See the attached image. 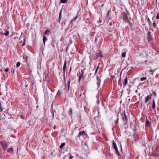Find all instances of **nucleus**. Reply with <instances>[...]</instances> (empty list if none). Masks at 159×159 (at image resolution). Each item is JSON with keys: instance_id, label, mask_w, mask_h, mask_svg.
<instances>
[{"instance_id": "obj_1", "label": "nucleus", "mask_w": 159, "mask_h": 159, "mask_svg": "<svg viewBox=\"0 0 159 159\" xmlns=\"http://www.w3.org/2000/svg\"><path fill=\"white\" fill-rule=\"evenodd\" d=\"M122 79L124 80V82L123 83V87H124L125 85H127V82H128V80H127V75L124 74L122 76H121V73L120 74V79L119 80L118 83H119L121 80Z\"/></svg>"}, {"instance_id": "obj_2", "label": "nucleus", "mask_w": 159, "mask_h": 159, "mask_svg": "<svg viewBox=\"0 0 159 159\" xmlns=\"http://www.w3.org/2000/svg\"><path fill=\"white\" fill-rule=\"evenodd\" d=\"M143 141L144 143V146L149 147L151 146L152 141L148 137L144 138L143 139Z\"/></svg>"}, {"instance_id": "obj_3", "label": "nucleus", "mask_w": 159, "mask_h": 159, "mask_svg": "<svg viewBox=\"0 0 159 159\" xmlns=\"http://www.w3.org/2000/svg\"><path fill=\"white\" fill-rule=\"evenodd\" d=\"M85 70V69H84V70H81V72H79V73L80 74V76L79 77V82H80V80H81V79L82 78L84 79V70Z\"/></svg>"}, {"instance_id": "obj_4", "label": "nucleus", "mask_w": 159, "mask_h": 159, "mask_svg": "<svg viewBox=\"0 0 159 159\" xmlns=\"http://www.w3.org/2000/svg\"><path fill=\"white\" fill-rule=\"evenodd\" d=\"M147 38L148 39V42L151 41L152 39V37L151 33L150 32H149L147 34Z\"/></svg>"}, {"instance_id": "obj_5", "label": "nucleus", "mask_w": 159, "mask_h": 159, "mask_svg": "<svg viewBox=\"0 0 159 159\" xmlns=\"http://www.w3.org/2000/svg\"><path fill=\"white\" fill-rule=\"evenodd\" d=\"M84 135L86 136L87 135V134L86 133H85V132L83 130L82 131H80L79 132V134L77 136V137L78 138H80L81 136Z\"/></svg>"}, {"instance_id": "obj_6", "label": "nucleus", "mask_w": 159, "mask_h": 159, "mask_svg": "<svg viewBox=\"0 0 159 159\" xmlns=\"http://www.w3.org/2000/svg\"><path fill=\"white\" fill-rule=\"evenodd\" d=\"M152 94H151L150 95H149L146 97L145 102V103H147L148 102L149 99H150L152 98Z\"/></svg>"}, {"instance_id": "obj_7", "label": "nucleus", "mask_w": 159, "mask_h": 159, "mask_svg": "<svg viewBox=\"0 0 159 159\" xmlns=\"http://www.w3.org/2000/svg\"><path fill=\"white\" fill-rule=\"evenodd\" d=\"M5 105L4 104L3 102H0V109H4L5 108Z\"/></svg>"}, {"instance_id": "obj_8", "label": "nucleus", "mask_w": 159, "mask_h": 159, "mask_svg": "<svg viewBox=\"0 0 159 159\" xmlns=\"http://www.w3.org/2000/svg\"><path fill=\"white\" fill-rule=\"evenodd\" d=\"M1 143L3 148H5L7 147V144L6 142H2Z\"/></svg>"}, {"instance_id": "obj_9", "label": "nucleus", "mask_w": 159, "mask_h": 159, "mask_svg": "<svg viewBox=\"0 0 159 159\" xmlns=\"http://www.w3.org/2000/svg\"><path fill=\"white\" fill-rule=\"evenodd\" d=\"M66 63H66V60L65 61L63 67V73L64 74L65 73L66 69Z\"/></svg>"}, {"instance_id": "obj_10", "label": "nucleus", "mask_w": 159, "mask_h": 159, "mask_svg": "<svg viewBox=\"0 0 159 159\" xmlns=\"http://www.w3.org/2000/svg\"><path fill=\"white\" fill-rule=\"evenodd\" d=\"M9 32L8 31H6V33H0V34L2 35H5L7 36L9 35Z\"/></svg>"}, {"instance_id": "obj_11", "label": "nucleus", "mask_w": 159, "mask_h": 159, "mask_svg": "<svg viewBox=\"0 0 159 159\" xmlns=\"http://www.w3.org/2000/svg\"><path fill=\"white\" fill-rule=\"evenodd\" d=\"M61 11L59 14V19L58 20V22L59 23L60 22V21L61 18Z\"/></svg>"}, {"instance_id": "obj_12", "label": "nucleus", "mask_w": 159, "mask_h": 159, "mask_svg": "<svg viewBox=\"0 0 159 159\" xmlns=\"http://www.w3.org/2000/svg\"><path fill=\"white\" fill-rule=\"evenodd\" d=\"M43 43L44 45H45V42L47 40V38L46 37V36H43Z\"/></svg>"}, {"instance_id": "obj_13", "label": "nucleus", "mask_w": 159, "mask_h": 159, "mask_svg": "<svg viewBox=\"0 0 159 159\" xmlns=\"http://www.w3.org/2000/svg\"><path fill=\"white\" fill-rule=\"evenodd\" d=\"M112 146L114 149L117 148V147L116 142L114 140H113Z\"/></svg>"}, {"instance_id": "obj_14", "label": "nucleus", "mask_w": 159, "mask_h": 159, "mask_svg": "<svg viewBox=\"0 0 159 159\" xmlns=\"http://www.w3.org/2000/svg\"><path fill=\"white\" fill-rule=\"evenodd\" d=\"M125 118H123V120L125 121H126L127 120V117L125 114V110H124V111Z\"/></svg>"}, {"instance_id": "obj_15", "label": "nucleus", "mask_w": 159, "mask_h": 159, "mask_svg": "<svg viewBox=\"0 0 159 159\" xmlns=\"http://www.w3.org/2000/svg\"><path fill=\"white\" fill-rule=\"evenodd\" d=\"M124 19H125V21L126 22H127L128 23H129L130 25V23L129 22V20L128 18V17L127 16H126L125 17H124Z\"/></svg>"}, {"instance_id": "obj_16", "label": "nucleus", "mask_w": 159, "mask_h": 159, "mask_svg": "<svg viewBox=\"0 0 159 159\" xmlns=\"http://www.w3.org/2000/svg\"><path fill=\"white\" fill-rule=\"evenodd\" d=\"M152 107L153 109H155V104L154 100H153L152 101Z\"/></svg>"}, {"instance_id": "obj_17", "label": "nucleus", "mask_w": 159, "mask_h": 159, "mask_svg": "<svg viewBox=\"0 0 159 159\" xmlns=\"http://www.w3.org/2000/svg\"><path fill=\"white\" fill-rule=\"evenodd\" d=\"M146 124L148 126H149L150 125V123L149 121L147 120V119L146 120Z\"/></svg>"}, {"instance_id": "obj_18", "label": "nucleus", "mask_w": 159, "mask_h": 159, "mask_svg": "<svg viewBox=\"0 0 159 159\" xmlns=\"http://www.w3.org/2000/svg\"><path fill=\"white\" fill-rule=\"evenodd\" d=\"M68 0H61L60 2L63 3H66Z\"/></svg>"}, {"instance_id": "obj_19", "label": "nucleus", "mask_w": 159, "mask_h": 159, "mask_svg": "<svg viewBox=\"0 0 159 159\" xmlns=\"http://www.w3.org/2000/svg\"><path fill=\"white\" fill-rule=\"evenodd\" d=\"M65 143H62L60 146V148H62L65 145Z\"/></svg>"}, {"instance_id": "obj_20", "label": "nucleus", "mask_w": 159, "mask_h": 159, "mask_svg": "<svg viewBox=\"0 0 159 159\" xmlns=\"http://www.w3.org/2000/svg\"><path fill=\"white\" fill-rule=\"evenodd\" d=\"M13 149L12 148H9L7 149V151L8 152H12Z\"/></svg>"}, {"instance_id": "obj_21", "label": "nucleus", "mask_w": 159, "mask_h": 159, "mask_svg": "<svg viewBox=\"0 0 159 159\" xmlns=\"http://www.w3.org/2000/svg\"><path fill=\"white\" fill-rule=\"evenodd\" d=\"M99 65H100L99 64L98 66H97V69H96V71H95V73H94V75H96V73H97V71H98V69H99Z\"/></svg>"}, {"instance_id": "obj_22", "label": "nucleus", "mask_w": 159, "mask_h": 159, "mask_svg": "<svg viewBox=\"0 0 159 159\" xmlns=\"http://www.w3.org/2000/svg\"><path fill=\"white\" fill-rule=\"evenodd\" d=\"M121 56L122 57H125L126 56V53L125 52L122 53Z\"/></svg>"}, {"instance_id": "obj_23", "label": "nucleus", "mask_w": 159, "mask_h": 159, "mask_svg": "<svg viewBox=\"0 0 159 159\" xmlns=\"http://www.w3.org/2000/svg\"><path fill=\"white\" fill-rule=\"evenodd\" d=\"M20 62H17V64H16V67H19L20 66Z\"/></svg>"}, {"instance_id": "obj_24", "label": "nucleus", "mask_w": 159, "mask_h": 159, "mask_svg": "<svg viewBox=\"0 0 159 159\" xmlns=\"http://www.w3.org/2000/svg\"><path fill=\"white\" fill-rule=\"evenodd\" d=\"M147 79V78L146 77H143L141 78L140 80L141 81H143L144 80H146Z\"/></svg>"}, {"instance_id": "obj_25", "label": "nucleus", "mask_w": 159, "mask_h": 159, "mask_svg": "<svg viewBox=\"0 0 159 159\" xmlns=\"http://www.w3.org/2000/svg\"><path fill=\"white\" fill-rule=\"evenodd\" d=\"M153 25L154 26V28H156V29L157 30V27H156V23H155V22H154L153 23Z\"/></svg>"}, {"instance_id": "obj_26", "label": "nucleus", "mask_w": 159, "mask_h": 159, "mask_svg": "<svg viewBox=\"0 0 159 159\" xmlns=\"http://www.w3.org/2000/svg\"><path fill=\"white\" fill-rule=\"evenodd\" d=\"M147 21H148V24H149V25L150 26L151 25V21H150V20L149 18H148H148Z\"/></svg>"}, {"instance_id": "obj_27", "label": "nucleus", "mask_w": 159, "mask_h": 159, "mask_svg": "<svg viewBox=\"0 0 159 159\" xmlns=\"http://www.w3.org/2000/svg\"><path fill=\"white\" fill-rule=\"evenodd\" d=\"M137 126V125H135L134 126V128L133 129V131L134 132L135 131H136L137 130L136 129V126Z\"/></svg>"}, {"instance_id": "obj_28", "label": "nucleus", "mask_w": 159, "mask_h": 159, "mask_svg": "<svg viewBox=\"0 0 159 159\" xmlns=\"http://www.w3.org/2000/svg\"><path fill=\"white\" fill-rule=\"evenodd\" d=\"M70 85V80H69L68 82V85H67L68 89V90H69V89Z\"/></svg>"}, {"instance_id": "obj_29", "label": "nucleus", "mask_w": 159, "mask_h": 159, "mask_svg": "<svg viewBox=\"0 0 159 159\" xmlns=\"http://www.w3.org/2000/svg\"><path fill=\"white\" fill-rule=\"evenodd\" d=\"M156 18L157 19H159V13H157V16L156 17Z\"/></svg>"}, {"instance_id": "obj_30", "label": "nucleus", "mask_w": 159, "mask_h": 159, "mask_svg": "<svg viewBox=\"0 0 159 159\" xmlns=\"http://www.w3.org/2000/svg\"><path fill=\"white\" fill-rule=\"evenodd\" d=\"M116 154L117 155H118L119 157H120V154L119 153V152L118 151L116 152Z\"/></svg>"}, {"instance_id": "obj_31", "label": "nucleus", "mask_w": 159, "mask_h": 159, "mask_svg": "<svg viewBox=\"0 0 159 159\" xmlns=\"http://www.w3.org/2000/svg\"><path fill=\"white\" fill-rule=\"evenodd\" d=\"M50 31L49 30H45V32H44V34L45 35H46L48 32H49Z\"/></svg>"}, {"instance_id": "obj_32", "label": "nucleus", "mask_w": 159, "mask_h": 159, "mask_svg": "<svg viewBox=\"0 0 159 159\" xmlns=\"http://www.w3.org/2000/svg\"><path fill=\"white\" fill-rule=\"evenodd\" d=\"M69 114L70 115H72V111L71 110H70L69 111Z\"/></svg>"}, {"instance_id": "obj_33", "label": "nucleus", "mask_w": 159, "mask_h": 159, "mask_svg": "<svg viewBox=\"0 0 159 159\" xmlns=\"http://www.w3.org/2000/svg\"><path fill=\"white\" fill-rule=\"evenodd\" d=\"M9 70V68H7L5 69V71L6 72H7Z\"/></svg>"}, {"instance_id": "obj_34", "label": "nucleus", "mask_w": 159, "mask_h": 159, "mask_svg": "<svg viewBox=\"0 0 159 159\" xmlns=\"http://www.w3.org/2000/svg\"><path fill=\"white\" fill-rule=\"evenodd\" d=\"M97 80L98 81H99V82H100L101 80H100V79L99 78V77L98 76H97Z\"/></svg>"}, {"instance_id": "obj_35", "label": "nucleus", "mask_w": 159, "mask_h": 159, "mask_svg": "<svg viewBox=\"0 0 159 159\" xmlns=\"http://www.w3.org/2000/svg\"><path fill=\"white\" fill-rule=\"evenodd\" d=\"M15 69H13V68H12L11 69V71L13 73H14V71H15Z\"/></svg>"}, {"instance_id": "obj_36", "label": "nucleus", "mask_w": 159, "mask_h": 159, "mask_svg": "<svg viewBox=\"0 0 159 159\" xmlns=\"http://www.w3.org/2000/svg\"><path fill=\"white\" fill-rule=\"evenodd\" d=\"M100 82H99L98 81V82H97V84H98V87L100 85Z\"/></svg>"}, {"instance_id": "obj_37", "label": "nucleus", "mask_w": 159, "mask_h": 159, "mask_svg": "<svg viewBox=\"0 0 159 159\" xmlns=\"http://www.w3.org/2000/svg\"><path fill=\"white\" fill-rule=\"evenodd\" d=\"M25 40L24 39L23 43V44H22V46H23L24 45H25Z\"/></svg>"}, {"instance_id": "obj_38", "label": "nucleus", "mask_w": 159, "mask_h": 159, "mask_svg": "<svg viewBox=\"0 0 159 159\" xmlns=\"http://www.w3.org/2000/svg\"><path fill=\"white\" fill-rule=\"evenodd\" d=\"M102 57V53H99V55L98 56V57Z\"/></svg>"}, {"instance_id": "obj_39", "label": "nucleus", "mask_w": 159, "mask_h": 159, "mask_svg": "<svg viewBox=\"0 0 159 159\" xmlns=\"http://www.w3.org/2000/svg\"><path fill=\"white\" fill-rule=\"evenodd\" d=\"M118 118L116 121L115 122V123L117 124L118 123Z\"/></svg>"}, {"instance_id": "obj_40", "label": "nucleus", "mask_w": 159, "mask_h": 159, "mask_svg": "<svg viewBox=\"0 0 159 159\" xmlns=\"http://www.w3.org/2000/svg\"><path fill=\"white\" fill-rule=\"evenodd\" d=\"M63 76H64V78H63L64 81V82H66V80H65V75H64Z\"/></svg>"}, {"instance_id": "obj_41", "label": "nucleus", "mask_w": 159, "mask_h": 159, "mask_svg": "<svg viewBox=\"0 0 159 159\" xmlns=\"http://www.w3.org/2000/svg\"><path fill=\"white\" fill-rule=\"evenodd\" d=\"M73 157L72 155H70L69 159H71Z\"/></svg>"}, {"instance_id": "obj_42", "label": "nucleus", "mask_w": 159, "mask_h": 159, "mask_svg": "<svg viewBox=\"0 0 159 159\" xmlns=\"http://www.w3.org/2000/svg\"><path fill=\"white\" fill-rule=\"evenodd\" d=\"M70 43L69 44L68 46H69L71 43L72 42V41L71 40H70Z\"/></svg>"}, {"instance_id": "obj_43", "label": "nucleus", "mask_w": 159, "mask_h": 159, "mask_svg": "<svg viewBox=\"0 0 159 159\" xmlns=\"http://www.w3.org/2000/svg\"><path fill=\"white\" fill-rule=\"evenodd\" d=\"M110 12V11H108V12H107V16H108L109 14V13Z\"/></svg>"}, {"instance_id": "obj_44", "label": "nucleus", "mask_w": 159, "mask_h": 159, "mask_svg": "<svg viewBox=\"0 0 159 159\" xmlns=\"http://www.w3.org/2000/svg\"><path fill=\"white\" fill-rule=\"evenodd\" d=\"M114 149L115 150L116 152L118 151L117 148L115 149Z\"/></svg>"}, {"instance_id": "obj_45", "label": "nucleus", "mask_w": 159, "mask_h": 159, "mask_svg": "<svg viewBox=\"0 0 159 159\" xmlns=\"http://www.w3.org/2000/svg\"><path fill=\"white\" fill-rule=\"evenodd\" d=\"M51 111H52V110H51ZM52 112V114L53 116V117L54 116L53 110H52V112Z\"/></svg>"}, {"instance_id": "obj_46", "label": "nucleus", "mask_w": 159, "mask_h": 159, "mask_svg": "<svg viewBox=\"0 0 159 159\" xmlns=\"http://www.w3.org/2000/svg\"><path fill=\"white\" fill-rule=\"evenodd\" d=\"M21 117L22 119H24V116H21Z\"/></svg>"}, {"instance_id": "obj_47", "label": "nucleus", "mask_w": 159, "mask_h": 159, "mask_svg": "<svg viewBox=\"0 0 159 159\" xmlns=\"http://www.w3.org/2000/svg\"><path fill=\"white\" fill-rule=\"evenodd\" d=\"M68 47H67L66 48V52H67V50H68Z\"/></svg>"}, {"instance_id": "obj_48", "label": "nucleus", "mask_w": 159, "mask_h": 159, "mask_svg": "<svg viewBox=\"0 0 159 159\" xmlns=\"http://www.w3.org/2000/svg\"><path fill=\"white\" fill-rule=\"evenodd\" d=\"M77 18V16H76L75 18H74V20H75Z\"/></svg>"}, {"instance_id": "obj_49", "label": "nucleus", "mask_w": 159, "mask_h": 159, "mask_svg": "<svg viewBox=\"0 0 159 159\" xmlns=\"http://www.w3.org/2000/svg\"><path fill=\"white\" fill-rule=\"evenodd\" d=\"M97 40V38H96L95 39V42H96Z\"/></svg>"}, {"instance_id": "obj_50", "label": "nucleus", "mask_w": 159, "mask_h": 159, "mask_svg": "<svg viewBox=\"0 0 159 159\" xmlns=\"http://www.w3.org/2000/svg\"><path fill=\"white\" fill-rule=\"evenodd\" d=\"M71 71V68H70V73Z\"/></svg>"}, {"instance_id": "obj_51", "label": "nucleus", "mask_w": 159, "mask_h": 159, "mask_svg": "<svg viewBox=\"0 0 159 159\" xmlns=\"http://www.w3.org/2000/svg\"><path fill=\"white\" fill-rule=\"evenodd\" d=\"M154 111H155V114H156V110H154Z\"/></svg>"}, {"instance_id": "obj_52", "label": "nucleus", "mask_w": 159, "mask_h": 159, "mask_svg": "<svg viewBox=\"0 0 159 159\" xmlns=\"http://www.w3.org/2000/svg\"><path fill=\"white\" fill-rule=\"evenodd\" d=\"M2 110H0V111L2 112Z\"/></svg>"}, {"instance_id": "obj_53", "label": "nucleus", "mask_w": 159, "mask_h": 159, "mask_svg": "<svg viewBox=\"0 0 159 159\" xmlns=\"http://www.w3.org/2000/svg\"><path fill=\"white\" fill-rule=\"evenodd\" d=\"M134 142H135V143L136 142V140H134Z\"/></svg>"}, {"instance_id": "obj_54", "label": "nucleus", "mask_w": 159, "mask_h": 159, "mask_svg": "<svg viewBox=\"0 0 159 159\" xmlns=\"http://www.w3.org/2000/svg\"><path fill=\"white\" fill-rule=\"evenodd\" d=\"M98 113H99V110H98Z\"/></svg>"}, {"instance_id": "obj_55", "label": "nucleus", "mask_w": 159, "mask_h": 159, "mask_svg": "<svg viewBox=\"0 0 159 159\" xmlns=\"http://www.w3.org/2000/svg\"><path fill=\"white\" fill-rule=\"evenodd\" d=\"M137 90H136V92L137 93Z\"/></svg>"}, {"instance_id": "obj_56", "label": "nucleus", "mask_w": 159, "mask_h": 159, "mask_svg": "<svg viewBox=\"0 0 159 159\" xmlns=\"http://www.w3.org/2000/svg\"><path fill=\"white\" fill-rule=\"evenodd\" d=\"M103 4H102V6H103Z\"/></svg>"}, {"instance_id": "obj_57", "label": "nucleus", "mask_w": 159, "mask_h": 159, "mask_svg": "<svg viewBox=\"0 0 159 159\" xmlns=\"http://www.w3.org/2000/svg\"><path fill=\"white\" fill-rule=\"evenodd\" d=\"M128 115L129 114V113L128 112Z\"/></svg>"}, {"instance_id": "obj_58", "label": "nucleus", "mask_w": 159, "mask_h": 159, "mask_svg": "<svg viewBox=\"0 0 159 159\" xmlns=\"http://www.w3.org/2000/svg\"><path fill=\"white\" fill-rule=\"evenodd\" d=\"M63 159H65V158H64Z\"/></svg>"}, {"instance_id": "obj_59", "label": "nucleus", "mask_w": 159, "mask_h": 159, "mask_svg": "<svg viewBox=\"0 0 159 159\" xmlns=\"http://www.w3.org/2000/svg\"><path fill=\"white\" fill-rule=\"evenodd\" d=\"M156 1H157V0H156Z\"/></svg>"}]
</instances>
